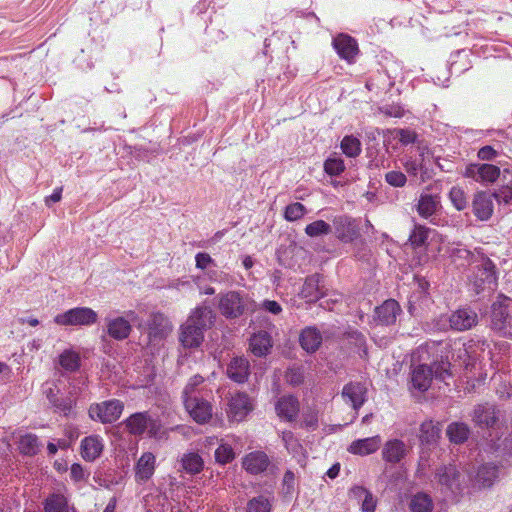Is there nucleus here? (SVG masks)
Returning a JSON list of instances; mask_svg holds the SVG:
<instances>
[{
  "label": "nucleus",
  "mask_w": 512,
  "mask_h": 512,
  "mask_svg": "<svg viewBox=\"0 0 512 512\" xmlns=\"http://www.w3.org/2000/svg\"><path fill=\"white\" fill-rule=\"evenodd\" d=\"M215 314L209 306L197 307L180 327L179 340L185 348H197L204 339V331L214 322Z\"/></svg>",
  "instance_id": "1"
},
{
  "label": "nucleus",
  "mask_w": 512,
  "mask_h": 512,
  "mask_svg": "<svg viewBox=\"0 0 512 512\" xmlns=\"http://www.w3.org/2000/svg\"><path fill=\"white\" fill-rule=\"evenodd\" d=\"M450 376V362L441 360L434 362L431 366L422 364L415 367L412 371L411 382L413 388L425 392L430 388L434 377L437 380L445 381Z\"/></svg>",
  "instance_id": "2"
},
{
  "label": "nucleus",
  "mask_w": 512,
  "mask_h": 512,
  "mask_svg": "<svg viewBox=\"0 0 512 512\" xmlns=\"http://www.w3.org/2000/svg\"><path fill=\"white\" fill-rule=\"evenodd\" d=\"M491 329L505 337H512V303L508 298L495 301L491 306Z\"/></svg>",
  "instance_id": "3"
},
{
  "label": "nucleus",
  "mask_w": 512,
  "mask_h": 512,
  "mask_svg": "<svg viewBox=\"0 0 512 512\" xmlns=\"http://www.w3.org/2000/svg\"><path fill=\"white\" fill-rule=\"evenodd\" d=\"M97 313L89 307H76L54 317L60 326H90L97 322Z\"/></svg>",
  "instance_id": "4"
},
{
  "label": "nucleus",
  "mask_w": 512,
  "mask_h": 512,
  "mask_svg": "<svg viewBox=\"0 0 512 512\" xmlns=\"http://www.w3.org/2000/svg\"><path fill=\"white\" fill-rule=\"evenodd\" d=\"M148 432L149 437L162 439L167 437L161 423L151 418L148 413L141 412L130 415V434H142Z\"/></svg>",
  "instance_id": "5"
},
{
  "label": "nucleus",
  "mask_w": 512,
  "mask_h": 512,
  "mask_svg": "<svg viewBox=\"0 0 512 512\" xmlns=\"http://www.w3.org/2000/svg\"><path fill=\"white\" fill-rule=\"evenodd\" d=\"M495 266L489 258L482 257L480 262L474 266L473 274L470 278L474 291L480 292L493 289L496 282Z\"/></svg>",
  "instance_id": "6"
},
{
  "label": "nucleus",
  "mask_w": 512,
  "mask_h": 512,
  "mask_svg": "<svg viewBox=\"0 0 512 512\" xmlns=\"http://www.w3.org/2000/svg\"><path fill=\"white\" fill-rule=\"evenodd\" d=\"M123 410V402L112 399L92 404L88 412L92 420L106 424L115 422L121 416Z\"/></svg>",
  "instance_id": "7"
},
{
  "label": "nucleus",
  "mask_w": 512,
  "mask_h": 512,
  "mask_svg": "<svg viewBox=\"0 0 512 512\" xmlns=\"http://www.w3.org/2000/svg\"><path fill=\"white\" fill-rule=\"evenodd\" d=\"M184 406L190 417L198 424L208 423L213 416L212 404L199 396H186Z\"/></svg>",
  "instance_id": "8"
},
{
  "label": "nucleus",
  "mask_w": 512,
  "mask_h": 512,
  "mask_svg": "<svg viewBox=\"0 0 512 512\" xmlns=\"http://www.w3.org/2000/svg\"><path fill=\"white\" fill-rule=\"evenodd\" d=\"M245 306L244 297L236 291H229L221 295L218 304L220 313L228 319L238 318L243 315Z\"/></svg>",
  "instance_id": "9"
},
{
  "label": "nucleus",
  "mask_w": 512,
  "mask_h": 512,
  "mask_svg": "<svg viewBox=\"0 0 512 512\" xmlns=\"http://www.w3.org/2000/svg\"><path fill=\"white\" fill-rule=\"evenodd\" d=\"M253 409L250 398L246 393L238 392L228 401L227 415L231 421L240 422Z\"/></svg>",
  "instance_id": "10"
},
{
  "label": "nucleus",
  "mask_w": 512,
  "mask_h": 512,
  "mask_svg": "<svg viewBox=\"0 0 512 512\" xmlns=\"http://www.w3.org/2000/svg\"><path fill=\"white\" fill-rule=\"evenodd\" d=\"M448 322L452 330L466 331L477 325L478 314L471 308H460L449 315Z\"/></svg>",
  "instance_id": "11"
},
{
  "label": "nucleus",
  "mask_w": 512,
  "mask_h": 512,
  "mask_svg": "<svg viewBox=\"0 0 512 512\" xmlns=\"http://www.w3.org/2000/svg\"><path fill=\"white\" fill-rule=\"evenodd\" d=\"M472 420L480 428H492L499 421V411L493 405L479 404L473 410Z\"/></svg>",
  "instance_id": "12"
},
{
  "label": "nucleus",
  "mask_w": 512,
  "mask_h": 512,
  "mask_svg": "<svg viewBox=\"0 0 512 512\" xmlns=\"http://www.w3.org/2000/svg\"><path fill=\"white\" fill-rule=\"evenodd\" d=\"M500 175V169L492 164L483 163H470L465 171V176L471 177L476 181L481 182H494Z\"/></svg>",
  "instance_id": "13"
},
{
  "label": "nucleus",
  "mask_w": 512,
  "mask_h": 512,
  "mask_svg": "<svg viewBox=\"0 0 512 512\" xmlns=\"http://www.w3.org/2000/svg\"><path fill=\"white\" fill-rule=\"evenodd\" d=\"M408 453L409 448L403 441L393 439L384 444L382 457L388 463L397 464L400 463Z\"/></svg>",
  "instance_id": "14"
},
{
  "label": "nucleus",
  "mask_w": 512,
  "mask_h": 512,
  "mask_svg": "<svg viewBox=\"0 0 512 512\" xmlns=\"http://www.w3.org/2000/svg\"><path fill=\"white\" fill-rule=\"evenodd\" d=\"M148 331L151 338L163 339L172 331L169 319L162 313H153L148 321Z\"/></svg>",
  "instance_id": "15"
},
{
  "label": "nucleus",
  "mask_w": 512,
  "mask_h": 512,
  "mask_svg": "<svg viewBox=\"0 0 512 512\" xmlns=\"http://www.w3.org/2000/svg\"><path fill=\"white\" fill-rule=\"evenodd\" d=\"M492 196L486 192H478L473 199L472 208L474 215L481 221L488 220L493 213Z\"/></svg>",
  "instance_id": "16"
},
{
  "label": "nucleus",
  "mask_w": 512,
  "mask_h": 512,
  "mask_svg": "<svg viewBox=\"0 0 512 512\" xmlns=\"http://www.w3.org/2000/svg\"><path fill=\"white\" fill-rule=\"evenodd\" d=\"M460 473L454 465L442 466L436 471V479L439 484L451 491L460 489Z\"/></svg>",
  "instance_id": "17"
},
{
  "label": "nucleus",
  "mask_w": 512,
  "mask_h": 512,
  "mask_svg": "<svg viewBox=\"0 0 512 512\" xmlns=\"http://www.w3.org/2000/svg\"><path fill=\"white\" fill-rule=\"evenodd\" d=\"M249 368L250 365L246 358L235 357L227 367V375L234 382L244 383L250 374Z\"/></svg>",
  "instance_id": "18"
},
{
  "label": "nucleus",
  "mask_w": 512,
  "mask_h": 512,
  "mask_svg": "<svg viewBox=\"0 0 512 512\" xmlns=\"http://www.w3.org/2000/svg\"><path fill=\"white\" fill-rule=\"evenodd\" d=\"M268 456L261 451L251 452L243 459V467L251 474L264 472L269 466Z\"/></svg>",
  "instance_id": "19"
},
{
  "label": "nucleus",
  "mask_w": 512,
  "mask_h": 512,
  "mask_svg": "<svg viewBox=\"0 0 512 512\" xmlns=\"http://www.w3.org/2000/svg\"><path fill=\"white\" fill-rule=\"evenodd\" d=\"M44 512H78L62 493H52L43 502Z\"/></svg>",
  "instance_id": "20"
},
{
  "label": "nucleus",
  "mask_w": 512,
  "mask_h": 512,
  "mask_svg": "<svg viewBox=\"0 0 512 512\" xmlns=\"http://www.w3.org/2000/svg\"><path fill=\"white\" fill-rule=\"evenodd\" d=\"M333 46L336 49L337 53L340 55V57L348 61L353 59L358 52V46L356 41L346 34H339L333 40Z\"/></svg>",
  "instance_id": "21"
},
{
  "label": "nucleus",
  "mask_w": 512,
  "mask_h": 512,
  "mask_svg": "<svg viewBox=\"0 0 512 512\" xmlns=\"http://www.w3.org/2000/svg\"><path fill=\"white\" fill-rule=\"evenodd\" d=\"M335 234L343 242H350L357 234L356 225L347 216H338L333 220Z\"/></svg>",
  "instance_id": "22"
},
{
  "label": "nucleus",
  "mask_w": 512,
  "mask_h": 512,
  "mask_svg": "<svg viewBox=\"0 0 512 512\" xmlns=\"http://www.w3.org/2000/svg\"><path fill=\"white\" fill-rule=\"evenodd\" d=\"M401 309L397 301L393 299L386 300L381 306L375 310L377 320L382 325H390L395 323L397 315Z\"/></svg>",
  "instance_id": "23"
},
{
  "label": "nucleus",
  "mask_w": 512,
  "mask_h": 512,
  "mask_svg": "<svg viewBox=\"0 0 512 512\" xmlns=\"http://www.w3.org/2000/svg\"><path fill=\"white\" fill-rule=\"evenodd\" d=\"M155 470V456L151 452L144 453L135 466V479L145 482L151 478Z\"/></svg>",
  "instance_id": "24"
},
{
  "label": "nucleus",
  "mask_w": 512,
  "mask_h": 512,
  "mask_svg": "<svg viewBox=\"0 0 512 512\" xmlns=\"http://www.w3.org/2000/svg\"><path fill=\"white\" fill-rule=\"evenodd\" d=\"M103 441L97 435L85 437L81 441V455L87 461H94L103 451Z\"/></svg>",
  "instance_id": "25"
},
{
  "label": "nucleus",
  "mask_w": 512,
  "mask_h": 512,
  "mask_svg": "<svg viewBox=\"0 0 512 512\" xmlns=\"http://www.w3.org/2000/svg\"><path fill=\"white\" fill-rule=\"evenodd\" d=\"M322 335L320 331L315 327H307L302 330L299 341L301 347L308 353L316 352L321 343H322Z\"/></svg>",
  "instance_id": "26"
},
{
  "label": "nucleus",
  "mask_w": 512,
  "mask_h": 512,
  "mask_svg": "<svg viewBox=\"0 0 512 512\" xmlns=\"http://www.w3.org/2000/svg\"><path fill=\"white\" fill-rule=\"evenodd\" d=\"M249 347L255 356H265L272 348L271 336L266 331H259L251 336Z\"/></svg>",
  "instance_id": "27"
},
{
  "label": "nucleus",
  "mask_w": 512,
  "mask_h": 512,
  "mask_svg": "<svg viewBox=\"0 0 512 512\" xmlns=\"http://www.w3.org/2000/svg\"><path fill=\"white\" fill-rule=\"evenodd\" d=\"M366 388L359 382H351L344 386L342 396L351 402L352 407L357 410L365 401Z\"/></svg>",
  "instance_id": "28"
},
{
  "label": "nucleus",
  "mask_w": 512,
  "mask_h": 512,
  "mask_svg": "<svg viewBox=\"0 0 512 512\" xmlns=\"http://www.w3.org/2000/svg\"><path fill=\"white\" fill-rule=\"evenodd\" d=\"M275 408L278 416L292 421L299 412V402L291 395L283 396L277 401Z\"/></svg>",
  "instance_id": "29"
},
{
  "label": "nucleus",
  "mask_w": 512,
  "mask_h": 512,
  "mask_svg": "<svg viewBox=\"0 0 512 512\" xmlns=\"http://www.w3.org/2000/svg\"><path fill=\"white\" fill-rule=\"evenodd\" d=\"M380 443L381 440L379 436L359 439L353 441L348 450L353 454L368 455L378 450Z\"/></svg>",
  "instance_id": "30"
},
{
  "label": "nucleus",
  "mask_w": 512,
  "mask_h": 512,
  "mask_svg": "<svg viewBox=\"0 0 512 512\" xmlns=\"http://www.w3.org/2000/svg\"><path fill=\"white\" fill-rule=\"evenodd\" d=\"M440 206V201L437 196L430 194H422L418 200L417 212L423 218L432 216Z\"/></svg>",
  "instance_id": "31"
},
{
  "label": "nucleus",
  "mask_w": 512,
  "mask_h": 512,
  "mask_svg": "<svg viewBox=\"0 0 512 512\" xmlns=\"http://www.w3.org/2000/svg\"><path fill=\"white\" fill-rule=\"evenodd\" d=\"M321 276L319 274H313L306 278L305 283L303 285L302 294L305 298H308L310 301L319 299L324 295L320 287Z\"/></svg>",
  "instance_id": "32"
},
{
  "label": "nucleus",
  "mask_w": 512,
  "mask_h": 512,
  "mask_svg": "<svg viewBox=\"0 0 512 512\" xmlns=\"http://www.w3.org/2000/svg\"><path fill=\"white\" fill-rule=\"evenodd\" d=\"M40 442L35 434L27 433L20 436L18 441V449L21 454L26 456H34L40 449Z\"/></svg>",
  "instance_id": "33"
},
{
  "label": "nucleus",
  "mask_w": 512,
  "mask_h": 512,
  "mask_svg": "<svg viewBox=\"0 0 512 512\" xmlns=\"http://www.w3.org/2000/svg\"><path fill=\"white\" fill-rule=\"evenodd\" d=\"M440 425L435 424L432 420L425 421L421 424L419 438L422 443H435L440 436Z\"/></svg>",
  "instance_id": "34"
},
{
  "label": "nucleus",
  "mask_w": 512,
  "mask_h": 512,
  "mask_svg": "<svg viewBox=\"0 0 512 512\" xmlns=\"http://www.w3.org/2000/svg\"><path fill=\"white\" fill-rule=\"evenodd\" d=\"M108 334L118 340L128 337V321L124 317H117L108 323Z\"/></svg>",
  "instance_id": "35"
},
{
  "label": "nucleus",
  "mask_w": 512,
  "mask_h": 512,
  "mask_svg": "<svg viewBox=\"0 0 512 512\" xmlns=\"http://www.w3.org/2000/svg\"><path fill=\"white\" fill-rule=\"evenodd\" d=\"M498 476V468L492 464L482 465L477 472V481L484 487H490Z\"/></svg>",
  "instance_id": "36"
},
{
  "label": "nucleus",
  "mask_w": 512,
  "mask_h": 512,
  "mask_svg": "<svg viewBox=\"0 0 512 512\" xmlns=\"http://www.w3.org/2000/svg\"><path fill=\"white\" fill-rule=\"evenodd\" d=\"M469 428L463 423H452L447 428V434L454 443H463L468 439Z\"/></svg>",
  "instance_id": "37"
},
{
  "label": "nucleus",
  "mask_w": 512,
  "mask_h": 512,
  "mask_svg": "<svg viewBox=\"0 0 512 512\" xmlns=\"http://www.w3.org/2000/svg\"><path fill=\"white\" fill-rule=\"evenodd\" d=\"M410 510L411 512H432V499L427 494L418 493L411 499Z\"/></svg>",
  "instance_id": "38"
},
{
  "label": "nucleus",
  "mask_w": 512,
  "mask_h": 512,
  "mask_svg": "<svg viewBox=\"0 0 512 512\" xmlns=\"http://www.w3.org/2000/svg\"><path fill=\"white\" fill-rule=\"evenodd\" d=\"M204 462L197 453L185 454L182 458L183 469L190 474H197L202 471Z\"/></svg>",
  "instance_id": "39"
},
{
  "label": "nucleus",
  "mask_w": 512,
  "mask_h": 512,
  "mask_svg": "<svg viewBox=\"0 0 512 512\" xmlns=\"http://www.w3.org/2000/svg\"><path fill=\"white\" fill-rule=\"evenodd\" d=\"M342 152L349 158H355L361 152V142L353 135H348L341 141Z\"/></svg>",
  "instance_id": "40"
},
{
  "label": "nucleus",
  "mask_w": 512,
  "mask_h": 512,
  "mask_svg": "<svg viewBox=\"0 0 512 512\" xmlns=\"http://www.w3.org/2000/svg\"><path fill=\"white\" fill-rule=\"evenodd\" d=\"M59 363L65 370L75 371L80 366L79 354L71 350H65L59 356Z\"/></svg>",
  "instance_id": "41"
},
{
  "label": "nucleus",
  "mask_w": 512,
  "mask_h": 512,
  "mask_svg": "<svg viewBox=\"0 0 512 512\" xmlns=\"http://www.w3.org/2000/svg\"><path fill=\"white\" fill-rule=\"evenodd\" d=\"M332 227L323 220H316L305 227V233L309 237H318L331 233Z\"/></svg>",
  "instance_id": "42"
},
{
  "label": "nucleus",
  "mask_w": 512,
  "mask_h": 512,
  "mask_svg": "<svg viewBox=\"0 0 512 512\" xmlns=\"http://www.w3.org/2000/svg\"><path fill=\"white\" fill-rule=\"evenodd\" d=\"M307 210L305 206L299 202L288 205L284 212V217L287 221L293 222L301 219Z\"/></svg>",
  "instance_id": "43"
},
{
  "label": "nucleus",
  "mask_w": 512,
  "mask_h": 512,
  "mask_svg": "<svg viewBox=\"0 0 512 512\" xmlns=\"http://www.w3.org/2000/svg\"><path fill=\"white\" fill-rule=\"evenodd\" d=\"M428 233V228L421 225H416L409 237L411 245L415 248L425 245L428 238Z\"/></svg>",
  "instance_id": "44"
},
{
  "label": "nucleus",
  "mask_w": 512,
  "mask_h": 512,
  "mask_svg": "<svg viewBox=\"0 0 512 512\" xmlns=\"http://www.w3.org/2000/svg\"><path fill=\"white\" fill-rule=\"evenodd\" d=\"M449 198L457 210L461 211L466 208L467 198L464 190L460 187H453L450 190Z\"/></svg>",
  "instance_id": "45"
},
{
  "label": "nucleus",
  "mask_w": 512,
  "mask_h": 512,
  "mask_svg": "<svg viewBox=\"0 0 512 512\" xmlns=\"http://www.w3.org/2000/svg\"><path fill=\"white\" fill-rule=\"evenodd\" d=\"M270 509L269 501L263 496L253 498L247 504V512H270Z\"/></svg>",
  "instance_id": "46"
},
{
  "label": "nucleus",
  "mask_w": 512,
  "mask_h": 512,
  "mask_svg": "<svg viewBox=\"0 0 512 512\" xmlns=\"http://www.w3.org/2000/svg\"><path fill=\"white\" fill-rule=\"evenodd\" d=\"M215 458L221 464L229 463L234 459L233 449L228 445H220L215 451Z\"/></svg>",
  "instance_id": "47"
},
{
  "label": "nucleus",
  "mask_w": 512,
  "mask_h": 512,
  "mask_svg": "<svg viewBox=\"0 0 512 512\" xmlns=\"http://www.w3.org/2000/svg\"><path fill=\"white\" fill-rule=\"evenodd\" d=\"M406 176L400 171H391L386 174V181L395 187H402L406 183Z\"/></svg>",
  "instance_id": "48"
},
{
  "label": "nucleus",
  "mask_w": 512,
  "mask_h": 512,
  "mask_svg": "<svg viewBox=\"0 0 512 512\" xmlns=\"http://www.w3.org/2000/svg\"><path fill=\"white\" fill-rule=\"evenodd\" d=\"M396 137L399 138V141L403 144L414 143L417 139V134L415 131L410 129H396L395 130Z\"/></svg>",
  "instance_id": "49"
},
{
  "label": "nucleus",
  "mask_w": 512,
  "mask_h": 512,
  "mask_svg": "<svg viewBox=\"0 0 512 512\" xmlns=\"http://www.w3.org/2000/svg\"><path fill=\"white\" fill-rule=\"evenodd\" d=\"M493 196L497 199L499 203H504L507 205L512 204V188L511 186L502 187Z\"/></svg>",
  "instance_id": "50"
},
{
  "label": "nucleus",
  "mask_w": 512,
  "mask_h": 512,
  "mask_svg": "<svg viewBox=\"0 0 512 512\" xmlns=\"http://www.w3.org/2000/svg\"><path fill=\"white\" fill-rule=\"evenodd\" d=\"M324 170L331 176H337L345 170L344 162H324Z\"/></svg>",
  "instance_id": "51"
},
{
  "label": "nucleus",
  "mask_w": 512,
  "mask_h": 512,
  "mask_svg": "<svg viewBox=\"0 0 512 512\" xmlns=\"http://www.w3.org/2000/svg\"><path fill=\"white\" fill-rule=\"evenodd\" d=\"M204 381L203 377L200 375L193 376L189 383L185 386L183 391V398L185 399L186 396H194L193 393L195 391V388L200 385Z\"/></svg>",
  "instance_id": "52"
},
{
  "label": "nucleus",
  "mask_w": 512,
  "mask_h": 512,
  "mask_svg": "<svg viewBox=\"0 0 512 512\" xmlns=\"http://www.w3.org/2000/svg\"><path fill=\"white\" fill-rule=\"evenodd\" d=\"M379 110L388 117L400 118L404 114V110L398 105L380 107Z\"/></svg>",
  "instance_id": "53"
},
{
  "label": "nucleus",
  "mask_w": 512,
  "mask_h": 512,
  "mask_svg": "<svg viewBox=\"0 0 512 512\" xmlns=\"http://www.w3.org/2000/svg\"><path fill=\"white\" fill-rule=\"evenodd\" d=\"M478 158L480 160H490L498 157V153L491 146H484L478 151Z\"/></svg>",
  "instance_id": "54"
},
{
  "label": "nucleus",
  "mask_w": 512,
  "mask_h": 512,
  "mask_svg": "<svg viewBox=\"0 0 512 512\" xmlns=\"http://www.w3.org/2000/svg\"><path fill=\"white\" fill-rule=\"evenodd\" d=\"M70 476L74 481L78 482L85 479V471L80 464L74 463L70 469Z\"/></svg>",
  "instance_id": "55"
},
{
  "label": "nucleus",
  "mask_w": 512,
  "mask_h": 512,
  "mask_svg": "<svg viewBox=\"0 0 512 512\" xmlns=\"http://www.w3.org/2000/svg\"><path fill=\"white\" fill-rule=\"evenodd\" d=\"M362 512H374L376 508V500L373 495L369 492L361 504Z\"/></svg>",
  "instance_id": "56"
},
{
  "label": "nucleus",
  "mask_w": 512,
  "mask_h": 512,
  "mask_svg": "<svg viewBox=\"0 0 512 512\" xmlns=\"http://www.w3.org/2000/svg\"><path fill=\"white\" fill-rule=\"evenodd\" d=\"M195 260L196 267L202 270L212 262V258L208 253H198L195 257Z\"/></svg>",
  "instance_id": "57"
},
{
  "label": "nucleus",
  "mask_w": 512,
  "mask_h": 512,
  "mask_svg": "<svg viewBox=\"0 0 512 512\" xmlns=\"http://www.w3.org/2000/svg\"><path fill=\"white\" fill-rule=\"evenodd\" d=\"M369 491L361 486H355L350 490V497L358 501H363L367 497Z\"/></svg>",
  "instance_id": "58"
},
{
  "label": "nucleus",
  "mask_w": 512,
  "mask_h": 512,
  "mask_svg": "<svg viewBox=\"0 0 512 512\" xmlns=\"http://www.w3.org/2000/svg\"><path fill=\"white\" fill-rule=\"evenodd\" d=\"M295 475L292 471L285 472L283 477V485L286 487V493H290L294 489Z\"/></svg>",
  "instance_id": "59"
},
{
  "label": "nucleus",
  "mask_w": 512,
  "mask_h": 512,
  "mask_svg": "<svg viewBox=\"0 0 512 512\" xmlns=\"http://www.w3.org/2000/svg\"><path fill=\"white\" fill-rule=\"evenodd\" d=\"M263 307L265 310L275 315H278L282 311L280 304L274 300L264 301Z\"/></svg>",
  "instance_id": "60"
},
{
  "label": "nucleus",
  "mask_w": 512,
  "mask_h": 512,
  "mask_svg": "<svg viewBox=\"0 0 512 512\" xmlns=\"http://www.w3.org/2000/svg\"><path fill=\"white\" fill-rule=\"evenodd\" d=\"M62 190H63L62 187L56 188L50 196L45 198V204L47 206H50L51 202L52 203L59 202L62 197Z\"/></svg>",
  "instance_id": "61"
},
{
  "label": "nucleus",
  "mask_w": 512,
  "mask_h": 512,
  "mask_svg": "<svg viewBox=\"0 0 512 512\" xmlns=\"http://www.w3.org/2000/svg\"><path fill=\"white\" fill-rule=\"evenodd\" d=\"M418 168H422V162H407L406 169L408 172H411L414 175H416V171L418 170Z\"/></svg>",
  "instance_id": "62"
},
{
  "label": "nucleus",
  "mask_w": 512,
  "mask_h": 512,
  "mask_svg": "<svg viewBox=\"0 0 512 512\" xmlns=\"http://www.w3.org/2000/svg\"><path fill=\"white\" fill-rule=\"evenodd\" d=\"M339 471H340V465L339 464H334L328 471H327V475L328 477L330 478H335L338 476L339 474Z\"/></svg>",
  "instance_id": "63"
},
{
  "label": "nucleus",
  "mask_w": 512,
  "mask_h": 512,
  "mask_svg": "<svg viewBox=\"0 0 512 512\" xmlns=\"http://www.w3.org/2000/svg\"><path fill=\"white\" fill-rule=\"evenodd\" d=\"M304 423L306 426H309V427L315 426L317 423V418L314 414H312L309 417H305Z\"/></svg>",
  "instance_id": "64"
}]
</instances>
